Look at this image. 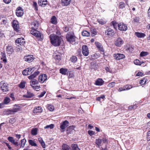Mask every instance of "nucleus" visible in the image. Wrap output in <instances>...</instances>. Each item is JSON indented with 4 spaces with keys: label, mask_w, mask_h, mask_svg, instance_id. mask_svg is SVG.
<instances>
[{
    "label": "nucleus",
    "mask_w": 150,
    "mask_h": 150,
    "mask_svg": "<svg viewBox=\"0 0 150 150\" xmlns=\"http://www.w3.org/2000/svg\"><path fill=\"white\" fill-rule=\"evenodd\" d=\"M32 29L30 30L31 33L35 36L39 40H42L43 39V35L40 32L36 30L38 25V22L34 21L32 23Z\"/></svg>",
    "instance_id": "f257e3e1"
},
{
    "label": "nucleus",
    "mask_w": 150,
    "mask_h": 150,
    "mask_svg": "<svg viewBox=\"0 0 150 150\" xmlns=\"http://www.w3.org/2000/svg\"><path fill=\"white\" fill-rule=\"evenodd\" d=\"M50 38L51 44L55 46H59L61 42L62 38L54 34H51Z\"/></svg>",
    "instance_id": "f03ea898"
},
{
    "label": "nucleus",
    "mask_w": 150,
    "mask_h": 150,
    "mask_svg": "<svg viewBox=\"0 0 150 150\" xmlns=\"http://www.w3.org/2000/svg\"><path fill=\"white\" fill-rule=\"evenodd\" d=\"M0 87L1 90L6 93L5 92L8 91V86L6 84V83L4 82L1 81L0 83Z\"/></svg>",
    "instance_id": "7ed1b4c3"
},
{
    "label": "nucleus",
    "mask_w": 150,
    "mask_h": 150,
    "mask_svg": "<svg viewBox=\"0 0 150 150\" xmlns=\"http://www.w3.org/2000/svg\"><path fill=\"white\" fill-rule=\"evenodd\" d=\"M66 38L67 41L70 42H74L75 41V37L70 33H68L66 35Z\"/></svg>",
    "instance_id": "20e7f679"
},
{
    "label": "nucleus",
    "mask_w": 150,
    "mask_h": 150,
    "mask_svg": "<svg viewBox=\"0 0 150 150\" xmlns=\"http://www.w3.org/2000/svg\"><path fill=\"white\" fill-rule=\"evenodd\" d=\"M47 79V76L46 74H42L38 76V81L41 83H43Z\"/></svg>",
    "instance_id": "39448f33"
},
{
    "label": "nucleus",
    "mask_w": 150,
    "mask_h": 150,
    "mask_svg": "<svg viewBox=\"0 0 150 150\" xmlns=\"http://www.w3.org/2000/svg\"><path fill=\"white\" fill-rule=\"evenodd\" d=\"M12 24L14 30L16 32H18L19 28V25L18 22L16 20H13L12 23Z\"/></svg>",
    "instance_id": "423d86ee"
},
{
    "label": "nucleus",
    "mask_w": 150,
    "mask_h": 150,
    "mask_svg": "<svg viewBox=\"0 0 150 150\" xmlns=\"http://www.w3.org/2000/svg\"><path fill=\"white\" fill-rule=\"evenodd\" d=\"M118 29L120 31H126L127 29V25L122 23H118Z\"/></svg>",
    "instance_id": "0eeeda50"
},
{
    "label": "nucleus",
    "mask_w": 150,
    "mask_h": 150,
    "mask_svg": "<svg viewBox=\"0 0 150 150\" xmlns=\"http://www.w3.org/2000/svg\"><path fill=\"white\" fill-rule=\"evenodd\" d=\"M82 51L83 54L86 56L88 55L89 51L87 46L86 45H83L82 47Z\"/></svg>",
    "instance_id": "6e6552de"
},
{
    "label": "nucleus",
    "mask_w": 150,
    "mask_h": 150,
    "mask_svg": "<svg viewBox=\"0 0 150 150\" xmlns=\"http://www.w3.org/2000/svg\"><path fill=\"white\" fill-rule=\"evenodd\" d=\"M113 56L115 59L117 60L124 59L125 57V56L124 54L120 53L114 54L113 55Z\"/></svg>",
    "instance_id": "1a4fd4ad"
},
{
    "label": "nucleus",
    "mask_w": 150,
    "mask_h": 150,
    "mask_svg": "<svg viewBox=\"0 0 150 150\" xmlns=\"http://www.w3.org/2000/svg\"><path fill=\"white\" fill-rule=\"evenodd\" d=\"M23 11L21 7L18 8L16 11V15L19 17L22 16L23 14Z\"/></svg>",
    "instance_id": "9d476101"
},
{
    "label": "nucleus",
    "mask_w": 150,
    "mask_h": 150,
    "mask_svg": "<svg viewBox=\"0 0 150 150\" xmlns=\"http://www.w3.org/2000/svg\"><path fill=\"white\" fill-rule=\"evenodd\" d=\"M69 123L67 120H65L60 123V128L61 129L64 130L69 125Z\"/></svg>",
    "instance_id": "9b49d317"
},
{
    "label": "nucleus",
    "mask_w": 150,
    "mask_h": 150,
    "mask_svg": "<svg viewBox=\"0 0 150 150\" xmlns=\"http://www.w3.org/2000/svg\"><path fill=\"white\" fill-rule=\"evenodd\" d=\"M124 43V41L120 38L119 37L115 42V45L118 47H120Z\"/></svg>",
    "instance_id": "f8f14e48"
},
{
    "label": "nucleus",
    "mask_w": 150,
    "mask_h": 150,
    "mask_svg": "<svg viewBox=\"0 0 150 150\" xmlns=\"http://www.w3.org/2000/svg\"><path fill=\"white\" fill-rule=\"evenodd\" d=\"M33 56L32 55H28L24 57L25 61L30 62H32L34 59Z\"/></svg>",
    "instance_id": "ddd939ff"
},
{
    "label": "nucleus",
    "mask_w": 150,
    "mask_h": 150,
    "mask_svg": "<svg viewBox=\"0 0 150 150\" xmlns=\"http://www.w3.org/2000/svg\"><path fill=\"white\" fill-rule=\"evenodd\" d=\"M6 52L9 54H11L14 52L13 47L11 45H8L6 47Z\"/></svg>",
    "instance_id": "4468645a"
},
{
    "label": "nucleus",
    "mask_w": 150,
    "mask_h": 150,
    "mask_svg": "<svg viewBox=\"0 0 150 150\" xmlns=\"http://www.w3.org/2000/svg\"><path fill=\"white\" fill-rule=\"evenodd\" d=\"M10 99L8 97L5 98L4 99L3 102L0 103V107L3 108L4 107L5 104L8 103L10 102Z\"/></svg>",
    "instance_id": "2eb2a0df"
},
{
    "label": "nucleus",
    "mask_w": 150,
    "mask_h": 150,
    "mask_svg": "<svg viewBox=\"0 0 150 150\" xmlns=\"http://www.w3.org/2000/svg\"><path fill=\"white\" fill-rule=\"evenodd\" d=\"M75 126H71L69 127L67 130V134H69L71 133H73L74 131V128Z\"/></svg>",
    "instance_id": "dca6fc26"
},
{
    "label": "nucleus",
    "mask_w": 150,
    "mask_h": 150,
    "mask_svg": "<svg viewBox=\"0 0 150 150\" xmlns=\"http://www.w3.org/2000/svg\"><path fill=\"white\" fill-rule=\"evenodd\" d=\"M71 0H61V4L62 6H67L71 3Z\"/></svg>",
    "instance_id": "f3484780"
},
{
    "label": "nucleus",
    "mask_w": 150,
    "mask_h": 150,
    "mask_svg": "<svg viewBox=\"0 0 150 150\" xmlns=\"http://www.w3.org/2000/svg\"><path fill=\"white\" fill-rule=\"evenodd\" d=\"M105 33L108 35L112 36L114 34V30L111 28H108L105 31Z\"/></svg>",
    "instance_id": "a211bd4d"
},
{
    "label": "nucleus",
    "mask_w": 150,
    "mask_h": 150,
    "mask_svg": "<svg viewBox=\"0 0 150 150\" xmlns=\"http://www.w3.org/2000/svg\"><path fill=\"white\" fill-rule=\"evenodd\" d=\"M16 43L20 45H23L25 43V40L23 38H18L16 40Z\"/></svg>",
    "instance_id": "6ab92c4d"
},
{
    "label": "nucleus",
    "mask_w": 150,
    "mask_h": 150,
    "mask_svg": "<svg viewBox=\"0 0 150 150\" xmlns=\"http://www.w3.org/2000/svg\"><path fill=\"white\" fill-rule=\"evenodd\" d=\"M8 140L11 142L12 144H13L15 145L18 146V143L17 141H15L13 138L11 137H8Z\"/></svg>",
    "instance_id": "aec40b11"
},
{
    "label": "nucleus",
    "mask_w": 150,
    "mask_h": 150,
    "mask_svg": "<svg viewBox=\"0 0 150 150\" xmlns=\"http://www.w3.org/2000/svg\"><path fill=\"white\" fill-rule=\"evenodd\" d=\"M95 44L99 50L103 52L104 51V50L101 44L98 42H96Z\"/></svg>",
    "instance_id": "412c9836"
},
{
    "label": "nucleus",
    "mask_w": 150,
    "mask_h": 150,
    "mask_svg": "<svg viewBox=\"0 0 150 150\" xmlns=\"http://www.w3.org/2000/svg\"><path fill=\"white\" fill-rule=\"evenodd\" d=\"M68 70L67 69L61 68L59 70V72L63 75H68Z\"/></svg>",
    "instance_id": "4be33fe9"
},
{
    "label": "nucleus",
    "mask_w": 150,
    "mask_h": 150,
    "mask_svg": "<svg viewBox=\"0 0 150 150\" xmlns=\"http://www.w3.org/2000/svg\"><path fill=\"white\" fill-rule=\"evenodd\" d=\"M104 81L101 79H98L96 81L95 84L97 86H101L103 84Z\"/></svg>",
    "instance_id": "5701e85b"
},
{
    "label": "nucleus",
    "mask_w": 150,
    "mask_h": 150,
    "mask_svg": "<svg viewBox=\"0 0 150 150\" xmlns=\"http://www.w3.org/2000/svg\"><path fill=\"white\" fill-rule=\"evenodd\" d=\"M11 109L13 114H14V113L20 111V107L17 105H15L14 106V107L13 109Z\"/></svg>",
    "instance_id": "b1692460"
},
{
    "label": "nucleus",
    "mask_w": 150,
    "mask_h": 150,
    "mask_svg": "<svg viewBox=\"0 0 150 150\" xmlns=\"http://www.w3.org/2000/svg\"><path fill=\"white\" fill-rule=\"evenodd\" d=\"M39 73L40 72L39 71H36L33 74L29 76L28 78L29 79H33L35 78Z\"/></svg>",
    "instance_id": "393cba45"
},
{
    "label": "nucleus",
    "mask_w": 150,
    "mask_h": 150,
    "mask_svg": "<svg viewBox=\"0 0 150 150\" xmlns=\"http://www.w3.org/2000/svg\"><path fill=\"white\" fill-rule=\"evenodd\" d=\"M33 96H34V94L33 93L28 91H27L26 94L23 96V97L27 98H30Z\"/></svg>",
    "instance_id": "a878e982"
},
{
    "label": "nucleus",
    "mask_w": 150,
    "mask_h": 150,
    "mask_svg": "<svg viewBox=\"0 0 150 150\" xmlns=\"http://www.w3.org/2000/svg\"><path fill=\"white\" fill-rule=\"evenodd\" d=\"M38 4L40 6H44L47 4L46 0H39Z\"/></svg>",
    "instance_id": "bb28decb"
},
{
    "label": "nucleus",
    "mask_w": 150,
    "mask_h": 150,
    "mask_svg": "<svg viewBox=\"0 0 150 150\" xmlns=\"http://www.w3.org/2000/svg\"><path fill=\"white\" fill-rule=\"evenodd\" d=\"M135 35L138 38H143L146 36L145 33L136 32Z\"/></svg>",
    "instance_id": "cd10ccee"
},
{
    "label": "nucleus",
    "mask_w": 150,
    "mask_h": 150,
    "mask_svg": "<svg viewBox=\"0 0 150 150\" xmlns=\"http://www.w3.org/2000/svg\"><path fill=\"white\" fill-rule=\"evenodd\" d=\"M3 114L5 115H9L13 114L11 109H8L3 112Z\"/></svg>",
    "instance_id": "c85d7f7f"
},
{
    "label": "nucleus",
    "mask_w": 150,
    "mask_h": 150,
    "mask_svg": "<svg viewBox=\"0 0 150 150\" xmlns=\"http://www.w3.org/2000/svg\"><path fill=\"white\" fill-rule=\"evenodd\" d=\"M38 81L37 80L33 79H32L30 81V85L31 86H33L34 85H35L36 84H37L38 83Z\"/></svg>",
    "instance_id": "c756f323"
},
{
    "label": "nucleus",
    "mask_w": 150,
    "mask_h": 150,
    "mask_svg": "<svg viewBox=\"0 0 150 150\" xmlns=\"http://www.w3.org/2000/svg\"><path fill=\"white\" fill-rule=\"evenodd\" d=\"M26 82L24 81H22L20 83L18 84V87L21 89L24 88L25 86Z\"/></svg>",
    "instance_id": "7c9ffc66"
},
{
    "label": "nucleus",
    "mask_w": 150,
    "mask_h": 150,
    "mask_svg": "<svg viewBox=\"0 0 150 150\" xmlns=\"http://www.w3.org/2000/svg\"><path fill=\"white\" fill-rule=\"evenodd\" d=\"M62 147L63 150H71L70 147L66 144H63Z\"/></svg>",
    "instance_id": "2f4dec72"
},
{
    "label": "nucleus",
    "mask_w": 150,
    "mask_h": 150,
    "mask_svg": "<svg viewBox=\"0 0 150 150\" xmlns=\"http://www.w3.org/2000/svg\"><path fill=\"white\" fill-rule=\"evenodd\" d=\"M54 57V58L56 61L59 62L61 60V57L60 54H56L55 55H53Z\"/></svg>",
    "instance_id": "473e14b6"
},
{
    "label": "nucleus",
    "mask_w": 150,
    "mask_h": 150,
    "mask_svg": "<svg viewBox=\"0 0 150 150\" xmlns=\"http://www.w3.org/2000/svg\"><path fill=\"white\" fill-rule=\"evenodd\" d=\"M42 111V108L40 106H38L34 109V113L41 112Z\"/></svg>",
    "instance_id": "72a5a7b5"
},
{
    "label": "nucleus",
    "mask_w": 150,
    "mask_h": 150,
    "mask_svg": "<svg viewBox=\"0 0 150 150\" xmlns=\"http://www.w3.org/2000/svg\"><path fill=\"white\" fill-rule=\"evenodd\" d=\"M111 25H112L115 29H117V27H118V23H117L115 21H113L111 22Z\"/></svg>",
    "instance_id": "f704fd0d"
},
{
    "label": "nucleus",
    "mask_w": 150,
    "mask_h": 150,
    "mask_svg": "<svg viewBox=\"0 0 150 150\" xmlns=\"http://www.w3.org/2000/svg\"><path fill=\"white\" fill-rule=\"evenodd\" d=\"M28 141L29 144L31 146H37V144L34 142V141L32 139H29Z\"/></svg>",
    "instance_id": "c9c22d12"
},
{
    "label": "nucleus",
    "mask_w": 150,
    "mask_h": 150,
    "mask_svg": "<svg viewBox=\"0 0 150 150\" xmlns=\"http://www.w3.org/2000/svg\"><path fill=\"white\" fill-rule=\"evenodd\" d=\"M51 22L53 24H56L57 23V18L55 16H53L51 18L50 20Z\"/></svg>",
    "instance_id": "e433bc0d"
},
{
    "label": "nucleus",
    "mask_w": 150,
    "mask_h": 150,
    "mask_svg": "<svg viewBox=\"0 0 150 150\" xmlns=\"http://www.w3.org/2000/svg\"><path fill=\"white\" fill-rule=\"evenodd\" d=\"M71 147L72 150H80L76 144H72L71 145Z\"/></svg>",
    "instance_id": "4c0bfd02"
},
{
    "label": "nucleus",
    "mask_w": 150,
    "mask_h": 150,
    "mask_svg": "<svg viewBox=\"0 0 150 150\" xmlns=\"http://www.w3.org/2000/svg\"><path fill=\"white\" fill-rule=\"evenodd\" d=\"M26 140L24 139L21 140V145L20 148H23L26 142Z\"/></svg>",
    "instance_id": "58836bf2"
},
{
    "label": "nucleus",
    "mask_w": 150,
    "mask_h": 150,
    "mask_svg": "<svg viewBox=\"0 0 150 150\" xmlns=\"http://www.w3.org/2000/svg\"><path fill=\"white\" fill-rule=\"evenodd\" d=\"M82 35L84 36H89L90 35V33L89 32L86 30H84L82 32Z\"/></svg>",
    "instance_id": "ea45409f"
},
{
    "label": "nucleus",
    "mask_w": 150,
    "mask_h": 150,
    "mask_svg": "<svg viewBox=\"0 0 150 150\" xmlns=\"http://www.w3.org/2000/svg\"><path fill=\"white\" fill-rule=\"evenodd\" d=\"M38 129L36 128L33 129L31 131V134L33 135H35L37 134Z\"/></svg>",
    "instance_id": "a19ab883"
},
{
    "label": "nucleus",
    "mask_w": 150,
    "mask_h": 150,
    "mask_svg": "<svg viewBox=\"0 0 150 150\" xmlns=\"http://www.w3.org/2000/svg\"><path fill=\"white\" fill-rule=\"evenodd\" d=\"M1 60L4 63H6L7 62L5 54H3L2 57L1 58Z\"/></svg>",
    "instance_id": "79ce46f5"
},
{
    "label": "nucleus",
    "mask_w": 150,
    "mask_h": 150,
    "mask_svg": "<svg viewBox=\"0 0 150 150\" xmlns=\"http://www.w3.org/2000/svg\"><path fill=\"white\" fill-rule=\"evenodd\" d=\"M77 60V57L75 56H73L70 58L71 62L73 63H75Z\"/></svg>",
    "instance_id": "37998d69"
},
{
    "label": "nucleus",
    "mask_w": 150,
    "mask_h": 150,
    "mask_svg": "<svg viewBox=\"0 0 150 150\" xmlns=\"http://www.w3.org/2000/svg\"><path fill=\"white\" fill-rule=\"evenodd\" d=\"M102 142L101 139H99L96 140V143L99 146H101V144Z\"/></svg>",
    "instance_id": "c03bdc74"
},
{
    "label": "nucleus",
    "mask_w": 150,
    "mask_h": 150,
    "mask_svg": "<svg viewBox=\"0 0 150 150\" xmlns=\"http://www.w3.org/2000/svg\"><path fill=\"white\" fill-rule=\"evenodd\" d=\"M132 88V86L131 85H127L124 86V88L125 90H128Z\"/></svg>",
    "instance_id": "a18cd8bd"
},
{
    "label": "nucleus",
    "mask_w": 150,
    "mask_h": 150,
    "mask_svg": "<svg viewBox=\"0 0 150 150\" xmlns=\"http://www.w3.org/2000/svg\"><path fill=\"white\" fill-rule=\"evenodd\" d=\"M27 69L28 70V73L29 75L31 74L34 71V70L33 69L34 68H33L29 67Z\"/></svg>",
    "instance_id": "49530a36"
},
{
    "label": "nucleus",
    "mask_w": 150,
    "mask_h": 150,
    "mask_svg": "<svg viewBox=\"0 0 150 150\" xmlns=\"http://www.w3.org/2000/svg\"><path fill=\"white\" fill-rule=\"evenodd\" d=\"M54 125L53 124H51L49 125H46L45 127H44V129H48L50 128V129H52L54 128Z\"/></svg>",
    "instance_id": "de8ad7c7"
},
{
    "label": "nucleus",
    "mask_w": 150,
    "mask_h": 150,
    "mask_svg": "<svg viewBox=\"0 0 150 150\" xmlns=\"http://www.w3.org/2000/svg\"><path fill=\"white\" fill-rule=\"evenodd\" d=\"M148 54V52H146L142 51L141 52L140 56V57H143L147 55Z\"/></svg>",
    "instance_id": "09e8293b"
},
{
    "label": "nucleus",
    "mask_w": 150,
    "mask_h": 150,
    "mask_svg": "<svg viewBox=\"0 0 150 150\" xmlns=\"http://www.w3.org/2000/svg\"><path fill=\"white\" fill-rule=\"evenodd\" d=\"M48 108L49 110L51 111H53L54 109V107L51 105H49Z\"/></svg>",
    "instance_id": "8fccbe9b"
},
{
    "label": "nucleus",
    "mask_w": 150,
    "mask_h": 150,
    "mask_svg": "<svg viewBox=\"0 0 150 150\" xmlns=\"http://www.w3.org/2000/svg\"><path fill=\"white\" fill-rule=\"evenodd\" d=\"M125 4L123 2H121L119 6V7L120 8L122 9L125 7Z\"/></svg>",
    "instance_id": "3c124183"
},
{
    "label": "nucleus",
    "mask_w": 150,
    "mask_h": 150,
    "mask_svg": "<svg viewBox=\"0 0 150 150\" xmlns=\"http://www.w3.org/2000/svg\"><path fill=\"white\" fill-rule=\"evenodd\" d=\"M98 22L100 24L103 25L106 23V21L103 19H100L98 20Z\"/></svg>",
    "instance_id": "603ef678"
},
{
    "label": "nucleus",
    "mask_w": 150,
    "mask_h": 150,
    "mask_svg": "<svg viewBox=\"0 0 150 150\" xmlns=\"http://www.w3.org/2000/svg\"><path fill=\"white\" fill-rule=\"evenodd\" d=\"M134 63L137 65H140L141 63L140 61L138 59H136L134 61Z\"/></svg>",
    "instance_id": "864d4df0"
},
{
    "label": "nucleus",
    "mask_w": 150,
    "mask_h": 150,
    "mask_svg": "<svg viewBox=\"0 0 150 150\" xmlns=\"http://www.w3.org/2000/svg\"><path fill=\"white\" fill-rule=\"evenodd\" d=\"M22 73L23 75L24 76H27V75H29V74L28 73L27 69H25L23 70L22 72Z\"/></svg>",
    "instance_id": "5fc2aeb1"
},
{
    "label": "nucleus",
    "mask_w": 150,
    "mask_h": 150,
    "mask_svg": "<svg viewBox=\"0 0 150 150\" xmlns=\"http://www.w3.org/2000/svg\"><path fill=\"white\" fill-rule=\"evenodd\" d=\"M91 32L92 35L94 36L97 33L96 29H93L91 30Z\"/></svg>",
    "instance_id": "6e6d98bb"
},
{
    "label": "nucleus",
    "mask_w": 150,
    "mask_h": 150,
    "mask_svg": "<svg viewBox=\"0 0 150 150\" xmlns=\"http://www.w3.org/2000/svg\"><path fill=\"white\" fill-rule=\"evenodd\" d=\"M115 83L114 82H112L110 83H109L108 85V86L109 87H110L111 88L113 87V86H115Z\"/></svg>",
    "instance_id": "4d7b16f0"
},
{
    "label": "nucleus",
    "mask_w": 150,
    "mask_h": 150,
    "mask_svg": "<svg viewBox=\"0 0 150 150\" xmlns=\"http://www.w3.org/2000/svg\"><path fill=\"white\" fill-rule=\"evenodd\" d=\"M136 108V106L135 105H131L129 107L128 109L129 110H131L132 109H135Z\"/></svg>",
    "instance_id": "13d9d810"
},
{
    "label": "nucleus",
    "mask_w": 150,
    "mask_h": 150,
    "mask_svg": "<svg viewBox=\"0 0 150 150\" xmlns=\"http://www.w3.org/2000/svg\"><path fill=\"white\" fill-rule=\"evenodd\" d=\"M147 139L148 141L150 140V130L147 133Z\"/></svg>",
    "instance_id": "bf43d9fd"
},
{
    "label": "nucleus",
    "mask_w": 150,
    "mask_h": 150,
    "mask_svg": "<svg viewBox=\"0 0 150 150\" xmlns=\"http://www.w3.org/2000/svg\"><path fill=\"white\" fill-rule=\"evenodd\" d=\"M96 64L94 62H93L91 63L90 67L91 68H94L96 67Z\"/></svg>",
    "instance_id": "052dcab7"
},
{
    "label": "nucleus",
    "mask_w": 150,
    "mask_h": 150,
    "mask_svg": "<svg viewBox=\"0 0 150 150\" xmlns=\"http://www.w3.org/2000/svg\"><path fill=\"white\" fill-rule=\"evenodd\" d=\"M9 122L11 123H13L16 121V120L15 118H10L9 120Z\"/></svg>",
    "instance_id": "680f3d73"
},
{
    "label": "nucleus",
    "mask_w": 150,
    "mask_h": 150,
    "mask_svg": "<svg viewBox=\"0 0 150 150\" xmlns=\"http://www.w3.org/2000/svg\"><path fill=\"white\" fill-rule=\"evenodd\" d=\"M32 87L33 88V89H34L37 91H38V89H39L40 88V86H32Z\"/></svg>",
    "instance_id": "e2e57ef3"
},
{
    "label": "nucleus",
    "mask_w": 150,
    "mask_h": 150,
    "mask_svg": "<svg viewBox=\"0 0 150 150\" xmlns=\"http://www.w3.org/2000/svg\"><path fill=\"white\" fill-rule=\"evenodd\" d=\"M63 30L65 32H67L69 31V28L68 27L65 26L63 28Z\"/></svg>",
    "instance_id": "0e129e2a"
},
{
    "label": "nucleus",
    "mask_w": 150,
    "mask_h": 150,
    "mask_svg": "<svg viewBox=\"0 0 150 150\" xmlns=\"http://www.w3.org/2000/svg\"><path fill=\"white\" fill-rule=\"evenodd\" d=\"M88 134L91 136L94 134V132L92 130H89L88 131Z\"/></svg>",
    "instance_id": "69168bd1"
},
{
    "label": "nucleus",
    "mask_w": 150,
    "mask_h": 150,
    "mask_svg": "<svg viewBox=\"0 0 150 150\" xmlns=\"http://www.w3.org/2000/svg\"><path fill=\"white\" fill-rule=\"evenodd\" d=\"M146 82V81L145 79L141 80L140 81V83L141 85H143L145 84Z\"/></svg>",
    "instance_id": "338daca9"
},
{
    "label": "nucleus",
    "mask_w": 150,
    "mask_h": 150,
    "mask_svg": "<svg viewBox=\"0 0 150 150\" xmlns=\"http://www.w3.org/2000/svg\"><path fill=\"white\" fill-rule=\"evenodd\" d=\"M46 92L45 91H44L43 92H42L40 93V94L39 96V97L41 98V97H43L44 95L45 94V93H46Z\"/></svg>",
    "instance_id": "774afa93"
}]
</instances>
